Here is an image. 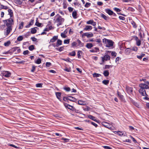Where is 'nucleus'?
Here are the masks:
<instances>
[{
  "mask_svg": "<svg viewBox=\"0 0 149 149\" xmlns=\"http://www.w3.org/2000/svg\"><path fill=\"white\" fill-rule=\"evenodd\" d=\"M102 147L105 149H111L112 148L111 147L107 146H102Z\"/></svg>",
  "mask_w": 149,
  "mask_h": 149,
  "instance_id": "680f3d73",
  "label": "nucleus"
},
{
  "mask_svg": "<svg viewBox=\"0 0 149 149\" xmlns=\"http://www.w3.org/2000/svg\"><path fill=\"white\" fill-rule=\"evenodd\" d=\"M82 52L81 51H78L77 52V56L79 58H81V56L80 55V53H82Z\"/></svg>",
  "mask_w": 149,
  "mask_h": 149,
  "instance_id": "c9c22d12",
  "label": "nucleus"
},
{
  "mask_svg": "<svg viewBox=\"0 0 149 149\" xmlns=\"http://www.w3.org/2000/svg\"><path fill=\"white\" fill-rule=\"evenodd\" d=\"M78 104L79 105H84L85 104V102L81 100H79L78 101Z\"/></svg>",
  "mask_w": 149,
  "mask_h": 149,
  "instance_id": "8fccbe9b",
  "label": "nucleus"
},
{
  "mask_svg": "<svg viewBox=\"0 0 149 149\" xmlns=\"http://www.w3.org/2000/svg\"><path fill=\"white\" fill-rule=\"evenodd\" d=\"M18 47H14L11 49L12 51L13 52L16 51L17 49H18Z\"/></svg>",
  "mask_w": 149,
  "mask_h": 149,
  "instance_id": "6e6d98bb",
  "label": "nucleus"
},
{
  "mask_svg": "<svg viewBox=\"0 0 149 149\" xmlns=\"http://www.w3.org/2000/svg\"><path fill=\"white\" fill-rule=\"evenodd\" d=\"M65 46H64L60 47L59 48H56L57 50H58L59 52H61L63 51L64 49Z\"/></svg>",
  "mask_w": 149,
  "mask_h": 149,
  "instance_id": "ea45409f",
  "label": "nucleus"
},
{
  "mask_svg": "<svg viewBox=\"0 0 149 149\" xmlns=\"http://www.w3.org/2000/svg\"><path fill=\"white\" fill-rule=\"evenodd\" d=\"M93 21V20H90L86 22V24H91L92 25Z\"/></svg>",
  "mask_w": 149,
  "mask_h": 149,
  "instance_id": "bf43d9fd",
  "label": "nucleus"
},
{
  "mask_svg": "<svg viewBox=\"0 0 149 149\" xmlns=\"http://www.w3.org/2000/svg\"><path fill=\"white\" fill-rule=\"evenodd\" d=\"M131 52V49H130V48H126L125 50V53L127 55H129Z\"/></svg>",
  "mask_w": 149,
  "mask_h": 149,
  "instance_id": "6ab92c4d",
  "label": "nucleus"
},
{
  "mask_svg": "<svg viewBox=\"0 0 149 149\" xmlns=\"http://www.w3.org/2000/svg\"><path fill=\"white\" fill-rule=\"evenodd\" d=\"M102 125L107 128H110L108 126H109V125L106 122H104L102 123Z\"/></svg>",
  "mask_w": 149,
  "mask_h": 149,
  "instance_id": "a18cd8bd",
  "label": "nucleus"
},
{
  "mask_svg": "<svg viewBox=\"0 0 149 149\" xmlns=\"http://www.w3.org/2000/svg\"><path fill=\"white\" fill-rule=\"evenodd\" d=\"M112 66H113L112 65H105V67L104 68V69H109L110 68H112Z\"/></svg>",
  "mask_w": 149,
  "mask_h": 149,
  "instance_id": "a19ab883",
  "label": "nucleus"
},
{
  "mask_svg": "<svg viewBox=\"0 0 149 149\" xmlns=\"http://www.w3.org/2000/svg\"><path fill=\"white\" fill-rule=\"evenodd\" d=\"M101 75L100 74L94 73L93 74V76L94 77H97L100 76H101Z\"/></svg>",
  "mask_w": 149,
  "mask_h": 149,
  "instance_id": "473e14b6",
  "label": "nucleus"
},
{
  "mask_svg": "<svg viewBox=\"0 0 149 149\" xmlns=\"http://www.w3.org/2000/svg\"><path fill=\"white\" fill-rule=\"evenodd\" d=\"M29 49L30 51H32L35 49L34 45H32L29 46Z\"/></svg>",
  "mask_w": 149,
  "mask_h": 149,
  "instance_id": "4c0bfd02",
  "label": "nucleus"
},
{
  "mask_svg": "<svg viewBox=\"0 0 149 149\" xmlns=\"http://www.w3.org/2000/svg\"><path fill=\"white\" fill-rule=\"evenodd\" d=\"M71 68H66L64 69V70L65 71H66L67 72H70L71 70Z\"/></svg>",
  "mask_w": 149,
  "mask_h": 149,
  "instance_id": "69168bd1",
  "label": "nucleus"
},
{
  "mask_svg": "<svg viewBox=\"0 0 149 149\" xmlns=\"http://www.w3.org/2000/svg\"><path fill=\"white\" fill-rule=\"evenodd\" d=\"M63 89L67 92H69L71 90V89L70 87L66 86L63 87Z\"/></svg>",
  "mask_w": 149,
  "mask_h": 149,
  "instance_id": "58836bf2",
  "label": "nucleus"
},
{
  "mask_svg": "<svg viewBox=\"0 0 149 149\" xmlns=\"http://www.w3.org/2000/svg\"><path fill=\"white\" fill-rule=\"evenodd\" d=\"M131 24L132 25L134 28L135 29H136L137 28V25L134 21L132 20L131 21Z\"/></svg>",
  "mask_w": 149,
  "mask_h": 149,
  "instance_id": "b1692460",
  "label": "nucleus"
},
{
  "mask_svg": "<svg viewBox=\"0 0 149 149\" xmlns=\"http://www.w3.org/2000/svg\"><path fill=\"white\" fill-rule=\"evenodd\" d=\"M118 96L120 99L122 100L123 98V96L121 95V93L118 91L117 92Z\"/></svg>",
  "mask_w": 149,
  "mask_h": 149,
  "instance_id": "c85d7f7f",
  "label": "nucleus"
},
{
  "mask_svg": "<svg viewBox=\"0 0 149 149\" xmlns=\"http://www.w3.org/2000/svg\"><path fill=\"white\" fill-rule=\"evenodd\" d=\"M77 44V43L76 42H74L71 44V47H76Z\"/></svg>",
  "mask_w": 149,
  "mask_h": 149,
  "instance_id": "c03bdc74",
  "label": "nucleus"
},
{
  "mask_svg": "<svg viewBox=\"0 0 149 149\" xmlns=\"http://www.w3.org/2000/svg\"><path fill=\"white\" fill-rule=\"evenodd\" d=\"M42 83H38L36 84V86L37 87H42Z\"/></svg>",
  "mask_w": 149,
  "mask_h": 149,
  "instance_id": "864d4df0",
  "label": "nucleus"
},
{
  "mask_svg": "<svg viewBox=\"0 0 149 149\" xmlns=\"http://www.w3.org/2000/svg\"><path fill=\"white\" fill-rule=\"evenodd\" d=\"M133 39L136 41V44L138 46H139L141 45V41L139 40L138 38L136 36H134L132 37Z\"/></svg>",
  "mask_w": 149,
  "mask_h": 149,
  "instance_id": "39448f33",
  "label": "nucleus"
},
{
  "mask_svg": "<svg viewBox=\"0 0 149 149\" xmlns=\"http://www.w3.org/2000/svg\"><path fill=\"white\" fill-rule=\"evenodd\" d=\"M65 34L64 33H61V35L63 38H65L66 37V36Z\"/></svg>",
  "mask_w": 149,
  "mask_h": 149,
  "instance_id": "052dcab7",
  "label": "nucleus"
},
{
  "mask_svg": "<svg viewBox=\"0 0 149 149\" xmlns=\"http://www.w3.org/2000/svg\"><path fill=\"white\" fill-rule=\"evenodd\" d=\"M68 9L69 11V12L70 13L72 12L73 10V8L71 7H69L68 8Z\"/></svg>",
  "mask_w": 149,
  "mask_h": 149,
  "instance_id": "338daca9",
  "label": "nucleus"
},
{
  "mask_svg": "<svg viewBox=\"0 0 149 149\" xmlns=\"http://www.w3.org/2000/svg\"><path fill=\"white\" fill-rule=\"evenodd\" d=\"M23 39V37L22 36H19L17 38V40L19 41H22Z\"/></svg>",
  "mask_w": 149,
  "mask_h": 149,
  "instance_id": "37998d69",
  "label": "nucleus"
},
{
  "mask_svg": "<svg viewBox=\"0 0 149 149\" xmlns=\"http://www.w3.org/2000/svg\"><path fill=\"white\" fill-rule=\"evenodd\" d=\"M101 17L102 18H103L105 20H107L109 18L105 15L103 14L102 13L100 15Z\"/></svg>",
  "mask_w": 149,
  "mask_h": 149,
  "instance_id": "a878e982",
  "label": "nucleus"
},
{
  "mask_svg": "<svg viewBox=\"0 0 149 149\" xmlns=\"http://www.w3.org/2000/svg\"><path fill=\"white\" fill-rule=\"evenodd\" d=\"M126 89L129 93H132L133 91L132 88L129 87L128 86H127L126 87Z\"/></svg>",
  "mask_w": 149,
  "mask_h": 149,
  "instance_id": "9d476101",
  "label": "nucleus"
},
{
  "mask_svg": "<svg viewBox=\"0 0 149 149\" xmlns=\"http://www.w3.org/2000/svg\"><path fill=\"white\" fill-rule=\"evenodd\" d=\"M69 54L70 56H75L76 55V52L75 51H73L72 52L70 53Z\"/></svg>",
  "mask_w": 149,
  "mask_h": 149,
  "instance_id": "49530a36",
  "label": "nucleus"
},
{
  "mask_svg": "<svg viewBox=\"0 0 149 149\" xmlns=\"http://www.w3.org/2000/svg\"><path fill=\"white\" fill-rule=\"evenodd\" d=\"M64 20L65 19L63 18H62L61 16H59L56 18L55 22L58 23L57 26L58 27L60 25L62 24V23L64 22Z\"/></svg>",
  "mask_w": 149,
  "mask_h": 149,
  "instance_id": "7ed1b4c3",
  "label": "nucleus"
},
{
  "mask_svg": "<svg viewBox=\"0 0 149 149\" xmlns=\"http://www.w3.org/2000/svg\"><path fill=\"white\" fill-rule=\"evenodd\" d=\"M131 49V51H134L135 52H137L138 50V48L136 47H133L130 48Z\"/></svg>",
  "mask_w": 149,
  "mask_h": 149,
  "instance_id": "5701e85b",
  "label": "nucleus"
},
{
  "mask_svg": "<svg viewBox=\"0 0 149 149\" xmlns=\"http://www.w3.org/2000/svg\"><path fill=\"white\" fill-rule=\"evenodd\" d=\"M10 73L9 71L5 72L3 73V76L6 77H9L10 75Z\"/></svg>",
  "mask_w": 149,
  "mask_h": 149,
  "instance_id": "a211bd4d",
  "label": "nucleus"
},
{
  "mask_svg": "<svg viewBox=\"0 0 149 149\" xmlns=\"http://www.w3.org/2000/svg\"><path fill=\"white\" fill-rule=\"evenodd\" d=\"M103 42L107 47L112 48L114 42L112 40L104 38L103 39Z\"/></svg>",
  "mask_w": 149,
  "mask_h": 149,
  "instance_id": "f257e3e1",
  "label": "nucleus"
},
{
  "mask_svg": "<svg viewBox=\"0 0 149 149\" xmlns=\"http://www.w3.org/2000/svg\"><path fill=\"white\" fill-rule=\"evenodd\" d=\"M102 61L103 62H104V61H107L110 60V56L109 55H105L103 57H102Z\"/></svg>",
  "mask_w": 149,
  "mask_h": 149,
  "instance_id": "0eeeda50",
  "label": "nucleus"
},
{
  "mask_svg": "<svg viewBox=\"0 0 149 149\" xmlns=\"http://www.w3.org/2000/svg\"><path fill=\"white\" fill-rule=\"evenodd\" d=\"M72 16L74 19H76L77 18V12L76 11H73L72 13Z\"/></svg>",
  "mask_w": 149,
  "mask_h": 149,
  "instance_id": "cd10ccee",
  "label": "nucleus"
},
{
  "mask_svg": "<svg viewBox=\"0 0 149 149\" xmlns=\"http://www.w3.org/2000/svg\"><path fill=\"white\" fill-rule=\"evenodd\" d=\"M113 9L117 12H119L121 11L120 9L117 8H114Z\"/></svg>",
  "mask_w": 149,
  "mask_h": 149,
  "instance_id": "e2e57ef3",
  "label": "nucleus"
},
{
  "mask_svg": "<svg viewBox=\"0 0 149 149\" xmlns=\"http://www.w3.org/2000/svg\"><path fill=\"white\" fill-rule=\"evenodd\" d=\"M35 63L37 64H40L41 63V60L40 58H38L35 61Z\"/></svg>",
  "mask_w": 149,
  "mask_h": 149,
  "instance_id": "e433bc0d",
  "label": "nucleus"
},
{
  "mask_svg": "<svg viewBox=\"0 0 149 149\" xmlns=\"http://www.w3.org/2000/svg\"><path fill=\"white\" fill-rule=\"evenodd\" d=\"M139 93L141 94L142 96H148L147 94L146 91L144 89H140L139 90Z\"/></svg>",
  "mask_w": 149,
  "mask_h": 149,
  "instance_id": "423d86ee",
  "label": "nucleus"
},
{
  "mask_svg": "<svg viewBox=\"0 0 149 149\" xmlns=\"http://www.w3.org/2000/svg\"><path fill=\"white\" fill-rule=\"evenodd\" d=\"M42 24L41 23H40L38 21V19L37 18V20L36 22L35 23V25L38 27H40L41 26V25Z\"/></svg>",
  "mask_w": 149,
  "mask_h": 149,
  "instance_id": "2f4dec72",
  "label": "nucleus"
},
{
  "mask_svg": "<svg viewBox=\"0 0 149 149\" xmlns=\"http://www.w3.org/2000/svg\"><path fill=\"white\" fill-rule=\"evenodd\" d=\"M105 11L109 15H111L113 14V12L109 9H106L105 10Z\"/></svg>",
  "mask_w": 149,
  "mask_h": 149,
  "instance_id": "ddd939ff",
  "label": "nucleus"
},
{
  "mask_svg": "<svg viewBox=\"0 0 149 149\" xmlns=\"http://www.w3.org/2000/svg\"><path fill=\"white\" fill-rule=\"evenodd\" d=\"M117 54L115 52H112L111 53V55L112 56L116 57V56Z\"/></svg>",
  "mask_w": 149,
  "mask_h": 149,
  "instance_id": "774afa93",
  "label": "nucleus"
},
{
  "mask_svg": "<svg viewBox=\"0 0 149 149\" xmlns=\"http://www.w3.org/2000/svg\"><path fill=\"white\" fill-rule=\"evenodd\" d=\"M109 81L108 80H104L102 81V83L105 85H107L109 83Z\"/></svg>",
  "mask_w": 149,
  "mask_h": 149,
  "instance_id": "f704fd0d",
  "label": "nucleus"
},
{
  "mask_svg": "<svg viewBox=\"0 0 149 149\" xmlns=\"http://www.w3.org/2000/svg\"><path fill=\"white\" fill-rule=\"evenodd\" d=\"M68 99H69L68 95L67 97H63V100L65 102L67 101L68 100H69Z\"/></svg>",
  "mask_w": 149,
  "mask_h": 149,
  "instance_id": "4d7b16f0",
  "label": "nucleus"
},
{
  "mask_svg": "<svg viewBox=\"0 0 149 149\" xmlns=\"http://www.w3.org/2000/svg\"><path fill=\"white\" fill-rule=\"evenodd\" d=\"M70 39H68L67 40H65L64 41V44H68L70 42Z\"/></svg>",
  "mask_w": 149,
  "mask_h": 149,
  "instance_id": "5fc2aeb1",
  "label": "nucleus"
},
{
  "mask_svg": "<svg viewBox=\"0 0 149 149\" xmlns=\"http://www.w3.org/2000/svg\"><path fill=\"white\" fill-rule=\"evenodd\" d=\"M84 36H86L88 38L93 37V34L92 33H84L82 35V37H83Z\"/></svg>",
  "mask_w": 149,
  "mask_h": 149,
  "instance_id": "6e6552de",
  "label": "nucleus"
},
{
  "mask_svg": "<svg viewBox=\"0 0 149 149\" xmlns=\"http://www.w3.org/2000/svg\"><path fill=\"white\" fill-rule=\"evenodd\" d=\"M12 26H7V28L6 29V35H8L10 31L12 30Z\"/></svg>",
  "mask_w": 149,
  "mask_h": 149,
  "instance_id": "2eb2a0df",
  "label": "nucleus"
},
{
  "mask_svg": "<svg viewBox=\"0 0 149 149\" xmlns=\"http://www.w3.org/2000/svg\"><path fill=\"white\" fill-rule=\"evenodd\" d=\"M91 5V3H90L89 2H86V4L84 5V6L86 8H87L90 6Z\"/></svg>",
  "mask_w": 149,
  "mask_h": 149,
  "instance_id": "603ef678",
  "label": "nucleus"
},
{
  "mask_svg": "<svg viewBox=\"0 0 149 149\" xmlns=\"http://www.w3.org/2000/svg\"><path fill=\"white\" fill-rule=\"evenodd\" d=\"M56 96L57 98L60 97H61V92H56Z\"/></svg>",
  "mask_w": 149,
  "mask_h": 149,
  "instance_id": "79ce46f5",
  "label": "nucleus"
},
{
  "mask_svg": "<svg viewBox=\"0 0 149 149\" xmlns=\"http://www.w3.org/2000/svg\"><path fill=\"white\" fill-rule=\"evenodd\" d=\"M141 89H148V85H146L145 84H141L139 85Z\"/></svg>",
  "mask_w": 149,
  "mask_h": 149,
  "instance_id": "1a4fd4ad",
  "label": "nucleus"
},
{
  "mask_svg": "<svg viewBox=\"0 0 149 149\" xmlns=\"http://www.w3.org/2000/svg\"><path fill=\"white\" fill-rule=\"evenodd\" d=\"M77 41L78 44V46H79L80 47H83L84 46V43L82 42L79 39L77 40Z\"/></svg>",
  "mask_w": 149,
  "mask_h": 149,
  "instance_id": "aec40b11",
  "label": "nucleus"
},
{
  "mask_svg": "<svg viewBox=\"0 0 149 149\" xmlns=\"http://www.w3.org/2000/svg\"><path fill=\"white\" fill-rule=\"evenodd\" d=\"M36 66H35L34 65H32L31 72H34L36 70Z\"/></svg>",
  "mask_w": 149,
  "mask_h": 149,
  "instance_id": "72a5a7b5",
  "label": "nucleus"
},
{
  "mask_svg": "<svg viewBox=\"0 0 149 149\" xmlns=\"http://www.w3.org/2000/svg\"><path fill=\"white\" fill-rule=\"evenodd\" d=\"M92 26L90 25H86L84 29V30L86 31H89L92 29Z\"/></svg>",
  "mask_w": 149,
  "mask_h": 149,
  "instance_id": "4468645a",
  "label": "nucleus"
},
{
  "mask_svg": "<svg viewBox=\"0 0 149 149\" xmlns=\"http://www.w3.org/2000/svg\"><path fill=\"white\" fill-rule=\"evenodd\" d=\"M62 41L60 39H58L56 45V47H58L62 44Z\"/></svg>",
  "mask_w": 149,
  "mask_h": 149,
  "instance_id": "dca6fc26",
  "label": "nucleus"
},
{
  "mask_svg": "<svg viewBox=\"0 0 149 149\" xmlns=\"http://www.w3.org/2000/svg\"><path fill=\"white\" fill-rule=\"evenodd\" d=\"M3 21L4 23V26H12V25L13 24V19L10 18L8 19L3 20Z\"/></svg>",
  "mask_w": 149,
  "mask_h": 149,
  "instance_id": "f03ea898",
  "label": "nucleus"
},
{
  "mask_svg": "<svg viewBox=\"0 0 149 149\" xmlns=\"http://www.w3.org/2000/svg\"><path fill=\"white\" fill-rule=\"evenodd\" d=\"M8 146H11L12 147H13L14 148H15L16 149H21V148L19 147H18L17 146H16L13 144H8Z\"/></svg>",
  "mask_w": 149,
  "mask_h": 149,
  "instance_id": "c756f323",
  "label": "nucleus"
},
{
  "mask_svg": "<svg viewBox=\"0 0 149 149\" xmlns=\"http://www.w3.org/2000/svg\"><path fill=\"white\" fill-rule=\"evenodd\" d=\"M2 9L6 10L8 9V7L7 6H4L3 5H1L0 4V9Z\"/></svg>",
  "mask_w": 149,
  "mask_h": 149,
  "instance_id": "7c9ffc66",
  "label": "nucleus"
},
{
  "mask_svg": "<svg viewBox=\"0 0 149 149\" xmlns=\"http://www.w3.org/2000/svg\"><path fill=\"white\" fill-rule=\"evenodd\" d=\"M63 104H64V106H65V107L66 108H67L70 109L71 110H72V111H74V110H76V109H75V108H74V107L68 104L65 103V102L63 103Z\"/></svg>",
  "mask_w": 149,
  "mask_h": 149,
  "instance_id": "20e7f679",
  "label": "nucleus"
},
{
  "mask_svg": "<svg viewBox=\"0 0 149 149\" xmlns=\"http://www.w3.org/2000/svg\"><path fill=\"white\" fill-rule=\"evenodd\" d=\"M58 36H54L50 40V42H55L56 40H58Z\"/></svg>",
  "mask_w": 149,
  "mask_h": 149,
  "instance_id": "f3484780",
  "label": "nucleus"
},
{
  "mask_svg": "<svg viewBox=\"0 0 149 149\" xmlns=\"http://www.w3.org/2000/svg\"><path fill=\"white\" fill-rule=\"evenodd\" d=\"M74 4L75 6L78 5L79 6L80 5V4L79 3L77 0L75 1V2L74 3Z\"/></svg>",
  "mask_w": 149,
  "mask_h": 149,
  "instance_id": "13d9d810",
  "label": "nucleus"
},
{
  "mask_svg": "<svg viewBox=\"0 0 149 149\" xmlns=\"http://www.w3.org/2000/svg\"><path fill=\"white\" fill-rule=\"evenodd\" d=\"M52 65V64L50 62H47L46 65L47 67H49Z\"/></svg>",
  "mask_w": 149,
  "mask_h": 149,
  "instance_id": "0e129e2a",
  "label": "nucleus"
},
{
  "mask_svg": "<svg viewBox=\"0 0 149 149\" xmlns=\"http://www.w3.org/2000/svg\"><path fill=\"white\" fill-rule=\"evenodd\" d=\"M69 100L74 102H76L77 101V99L73 97L70 96L68 95Z\"/></svg>",
  "mask_w": 149,
  "mask_h": 149,
  "instance_id": "f8f14e48",
  "label": "nucleus"
},
{
  "mask_svg": "<svg viewBox=\"0 0 149 149\" xmlns=\"http://www.w3.org/2000/svg\"><path fill=\"white\" fill-rule=\"evenodd\" d=\"M86 47L88 49H91L93 47L92 44L91 43H88L86 44Z\"/></svg>",
  "mask_w": 149,
  "mask_h": 149,
  "instance_id": "4be33fe9",
  "label": "nucleus"
},
{
  "mask_svg": "<svg viewBox=\"0 0 149 149\" xmlns=\"http://www.w3.org/2000/svg\"><path fill=\"white\" fill-rule=\"evenodd\" d=\"M10 44V41H8L4 43V45L5 46H8Z\"/></svg>",
  "mask_w": 149,
  "mask_h": 149,
  "instance_id": "de8ad7c7",
  "label": "nucleus"
},
{
  "mask_svg": "<svg viewBox=\"0 0 149 149\" xmlns=\"http://www.w3.org/2000/svg\"><path fill=\"white\" fill-rule=\"evenodd\" d=\"M8 14L10 15V18L12 17L13 15V13L12 10L11 9H9L8 10Z\"/></svg>",
  "mask_w": 149,
  "mask_h": 149,
  "instance_id": "bb28decb",
  "label": "nucleus"
},
{
  "mask_svg": "<svg viewBox=\"0 0 149 149\" xmlns=\"http://www.w3.org/2000/svg\"><path fill=\"white\" fill-rule=\"evenodd\" d=\"M24 24V22H22L21 23L19 24V29H22L23 28Z\"/></svg>",
  "mask_w": 149,
  "mask_h": 149,
  "instance_id": "09e8293b",
  "label": "nucleus"
},
{
  "mask_svg": "<svg viewBox=\"0 0 149 149\" xmlns=\"http://www.w3.org/2000/svg\"><path fill=\"white\" fill-rule=\"evenodd\" d=\"M36 28L38 29V28L37 27H35L31 28V33L32 34H35V33H36L37 32V30L36 29Z\"/></svg>",
  "mask_w": 149,
  "mask_h": 149,
  "instance_id": "412c9836",
  "label": "nucleus"
},
{
  "mask_svg": "<svg viewBox=\"0 0 149 149\" xmlns=\"http://www.w3.org/2000/svg\"><path fill=\"white\" fill-rule=\"evenodd\" d=\"M88 118L93 120H94V121L97 123H98L99 121L97 120V119H96V118L94 116L91 115H88Z\"/></svg>",
  "mask_w": 149,
  "mask_h": 149,
  "instance_id": "9b49d317",
  "label": "nucleus"
},
{
  "mask_svg": "<svg viewBox=\"0 0 149 149\" xmlns=\"http://www.w3.org/2000/svg\"><path fill=\"white\" fill-rule=\"evenodd\" d=\"M132 103L134 106L136 107H139V105L137 102H135L134 101H133Z\"/></svg>",
  "mask_w": 149,
  "mask_h": 149,
  "instance_id": "3c124183",
  "label": "nucleus"
},
{
  "mask_svg": "<svg viewBox=\"0 0 149 149\" xmlns=\"http://www.w3.org/2000/svg\"><path fill=\"white\" fill-rule=\"evenodd\" d=\"M103 74L104 76L107 77L109 75V73L108 70H106L104 71Z\"/></svg>",
  "mask_w": 149,
  "mask_h": 149,
  "instance_id": "393cba45",
  "label": "nucleus"
}]
</instances>
